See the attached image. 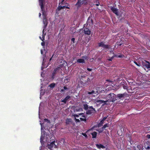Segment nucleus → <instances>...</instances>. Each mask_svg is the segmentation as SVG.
<instances>
[{"mask_svg": "<svg viewBox=\"0 0 150 150\" xmlns=\"http://www.w3.org/2000/svg\"><path fill=\"white\" fill-rule=\"evenodd\" d=\"M89 0H77V1L75 4L77 9H79L82 4L86 5L88 4Z\"/></svg>", "mask_w": 150, "mask_h": 150, "instance_id": "1", "label": "nucleus"}, {"mask_svg": "<svg viewBox=\"0 0 150 150\" xmlns=\"http://www.w3.org/2000/svg\"><path fill=\"white\" fill-rule=\"evenodd\" d=\"M44 0H39V5L40 6L41 9L42 11V15H46V12L45 11V8L43 4Z\"/></svg>", "mask_w": 150, "mask_h": 150, "instance_id": "2", "label": "nucleus"}, {"mask_svg": "<svg viewBox=\"0 0 150 150\" xmlns=\"http://www.w3.org/2000/svg\"><path fill=\"white\" fill-rule=\"evenodd\" d=\"M108 97L109 100L112 102L117 100V96L113 93H110L108 95Z\"/></svg>", "mask_w": 150, "mask_h": 150, "instance_id": "3", "label": "nucleus"}, {"mask_svg": "<svg viewBox=\"0 0 150 150\" xmlns=\"http://www.w3.org/2000/svg\"><path fill=\"white\" fill-rule=\"evenodd\" d=\"M96 91H95L96 94L100 93H104L106 91L105 89L102 86L98 87L96 88Z\"/></svg>", "mask_w": 150, "mask_h": 150, "instance_id": "4", "label": "nucleus"}, {"mask_svg": "<svg viewBox=\"0 0 150 150\" xmlns=\"http://www.w3.org/2000/svg\"><path fill=\"white\" fill-rule=\"evenodd\" d=\"M96 111L95 109L92 106H91L89 107V108L86 111V114L87 115H91L94 113Z\"/></svg>", "mask_w": 150, "mask_h": 150, "instance_id": "5", "label": "nucleus"}, {"mask_svg": "<svg viewBox=\"0 0 150 150\" xmlns=\"http://www.w3.org/2000/svg\"><path fill=\"white\" fill-rule=\"evenodd\" d=\"M62 66L58 67L54 69L52 72V79L54 78L56 75L59 72L60 70V69L61 68Z\"/></svg>", "mask_w": 150, "mask_h": 150, "instance_id": "6", "label": "nucleus"}, {"mask_svg": "<svg viewBox=\"0 0 150 150\" xmlns=\"http://www.w3.org/2000/svg\"><path fill=\"white\" fill-rule=\"evenodd\" d=\"M128 96V95L127 93H124L122 94H118L117 95V99H122L125 97Z\"/></svg>", "mask_w": 150, "mask_h": 150, "instance_id": "7", "label": "nucleus"}, {"mask_svg": "<svg viewBox=\"0 0 150 150\" xmlns=\"http://www.w3.org/2000/svg\"><path fill=\"white\" fill-rule=\"evenodd\" d=\"M55 141H53L52 142L50 143V144H48L47 146V148L48 149H49L50 150H52L54 148H55L56 146L54 144Z\"/></svg>", "mask_w": 150, "mask_h": 150, "instance_id": "8", "label": "nucleus"}, {"mask_svg": "<svg viewBox=\"0 0 150 150\" xmlns=\"http://www.w3.org/2000/svg\"><path fill=\"white\" fill-rule=\"evenodd\" d=\"M86 23L87 25H93V23L92 15H90L88 18Z\"/></svg>", "mask_w": 150, "mask_h": 150, "instance_id": "9", "label": "nucleus"}, {"mask_svg": "<svg viewBox=\"0 0 150 150\" xmlns=\"http://www.w3.org/2000/svg\"><path fill=\"white\" fill-rule=\"evenodd\" d=\"M83 33L86 35H90L91 33V29L86 27H84L83 28Z\"/></svg>", "mask_w": 150, "mask_h": 150, "instance_id": "10", "label": "nucleus"}, {"mask_svg": "<svg viewBox=\"0 0 150 150\" xmlns=\"http://www.w3.org/2000/svg\"><path fill=\"white\" fill-rule=\"evenodd\" d=\"M43 16V23L44 24L43 28H46L48 22L47 19L46 18V15H42Z\"/></svg>", "mask_w": 150, "mask_h": 150, "instance_id": "11", "label": "nucleus"}, {"mask_svg": "<svg viewBox=\"0 0 150 150\" xmlns=\"http://www.w3.org/2000/svg\"><path fill=\"white\" fill-rule=\"evenodd\" d=\"M71 96H67L63 99H62L61 100V102L64 103V104L67 103V101H68L70 99Z\"/></svg>", "mask_w": 150, "mask_h": 150, "instance_id": "12", "label": "nucleus"}, {"mask_svg": "<svg viewBox=\"0 0 150 150\" xmlns=\"http://www.w3.org/2000/svg\"><path fill=\"white\" fill-rule=\"evenodd\" d=\"M110 9L117 16H118V9L114 7H112L110 8Z\"/></svg>", "mask_w": 150, "mask_h": 150, "instance_id": "13", "label": "nucleus"}, {"mask_svg": "<svg viewBox=\"0 0 150 150\" xmlns=\"http://www.w3.org/2000/svg\"><path fill=\"white\" fill-rule=\"evenodd\" d=\"M144 147L146 149H150V143L147 141L144 144Z\"/></svg>", "mask_w": 150, "mask_h": 150, "instance_id": "14", "label": "nucleus"}, {"mask_svg": "<svg viewBox=\"0 0 150 150\" xmlns=\"http://www.w3.org/2000/svg\"><path fill=\"white\" fill-rule=\"evenodd\" d=\"M142 66H150V63L148 61L144 60L142 61Z\"/></svg>", "mask_w": 150, "mask_h": 150, "instance_id": "15", "label": "nucleus"}, {"mask_svg": "<svg viewBox=\"0 0 150 150\" xmlns=\"http://www.w3.org/2000/svg\"><path fill=\"white\" fill-rule=\"evenodd\" d=\"M107 101V100L104 101V100H96V102L97 103H98L99 104H101L102 103H105Z\"/></svg>", "mask_w": 150, "mask_h": 150, "instance_id": "16", "label": "nucleus"}, {"mask_svg": "<svg viewBox=\"0 0 150 150\" xmlns=\"http://www.w3.org/2000/svg\"><path fill=\"white\" fill-rule=\"evenodd\" d=\"M96 146L99 149H104L105 148V146H103V145L101 144H97L96 145Z\"/></svg>", "mask_w": 150, "mask_h": 150, "instance_id": "17", "label": "nucleus"}, {"mask_svg": "<svg viewBox=\"0 0 150 150\" xmlns=\"http://www.w3.org/2000/svg\"><path fill=\"white\" fill-rule=\"evenodd\" d=\"M77 62L81 63H85V61L83 59H79L77 60Z\"/></svg>", "mask_w": 150, "mask_h": 150, "instance_id": "18", "label": "nucleus"}, {"mask_svg": "<svg viewBox=\"0 0 150 150\" xmlns=\"http://www.w3.org/2000/svg\"><path fill=\"white\" fill-rule=\"evenodd\" d=\"M70 6L68 4L66 3V5L65 6H62V9L65 8L69 9H70Z\"/></svg>", "mask_w": 150, "mask_h": 150, "instance_id": "19", "label": "nucleus"}, {"mask_svg": "<svg viewBox=\"0 0 150 150\" xmlns=\"http://www.w3.org/2000/svg\"><path fill=\"white\" fill-rule=\"evenodd\" d=\"M97 134V133L96 132H94L91 133V135L92 136V138H96Z\"/></svg>", "mask_w": 150, "mask_h": 150, "instance_id": "20", "label": "nucleus"}, {"mask_svg": "<svg viewBox=\"0 0 150 150\" xmlns=\"http://www.w3.org/2000/svg\"><path fill=\"white\" fill-rule=\"evenodd\" d=\"M96 94V93L95 91L94 90H92L91 92H86V94Z\"/></svg>", "mask_w": 150, "mask_h": 150, "instance_id": "21", "label": "nucleus"}, {"mask_svg": "<svg viewBox=\"0 0 150 150\" xmlns=\"http://www.w3.org/2000/svg\"><path fill=\"white\" fill-rule=\"evenodd\" d=\"M88 105L86 104L83 105V109L85 110H87L89 108Z\"/></svg>", "mask_w": 150, "mask_h": 150, "instance_id": "22", "label": "nucleus"}, {"mask_svg": "<svg viewBox=\"0 0 150 150\" xmlns=\"http://www.w3.org/2000/svg\"><path fill=\"white\" fill-rule=\"evenodd\" d=\"M71 119L70 118H67L66 120V123L67 124H69V123L71 122Z\"/></svg>", "mask_w": 150, "mask_h": 150, "instance_id": "23", "label": "nucleus"}, {"mask_svg": "<svg viewBox=\"0 0 150 150\" xmlns=\"http://www.w3.org/2000/svg\"><path fill=\"white\" fill-rule=\"evenodd\" d=\"M104 49H109L110 48V46L108 45H106L104 44L103 47Z\"/></svg>", "mask_w": 150, "mask_h": 150, "instance_id": "24", "label": "nucleus"}, {"mask_svg": "<svg viewBox=\"0 0 150 150\" xmlns=\"http://www.w3.org/2000/svg\"><path fill=\"white\" fill-rule=\"evenodd\" d=\"M98 44L99 47H103V45H104V43L103 42H101L98 43Z\"/></svg>", "mask_w": 150, "mask_h": 150, "instance_id": "25", "label": "nucleus"}, {"mask_svg": "<svg viewBox=\"0 0 150 150\" xmlns=\"http://www.w3.org/2000/svg\"><path fill=\"white\" fill-rule=\"evenodd\" d=\"M109 127L108 124H105L102 127V129H105L106 130L105 128L107 127Z\"/></svg>", "mask_w": 150, "mask_h": 150, "instance_id": "26", "label": "nucleus"}, {"mask_svg": "<svg viewBox=\"0 0 150 150\" xmlns=\"http://www.w3.org/2000/svg\"><path fill=\"white\" fill-rule=\"evenodd\" d=\"M55 83H51L49 85V86H50V88H53L55 86Z\"/></svg>", "mask_w": 150, "mask_h": 150, "instance_id": "27", "label": "nucleus"}, {"mask_svg": "<svg viewBox=\"0 0 150 150\" xmlns=\"http://www.w3.org/2000/svg\"><path fill=\"white\" fill-rule=\"evenodd\" d=\"M82 58L84 60H88L89 59L88 57V56H82Z\"/></svg>", "mask_w": 150, "mask_h": 150, "instance_id": "28", "label": "nucleus"}, {"mask_svg": "<svg viewBox=\"0 0 150 150\" xmlns=\"http://www.w3.org/2000/svg\"><path fill=\"white\" fill-rule=\"evenodd\" d=\"M104 122V121H103L102 120H101L100 123L98 125V127H101V126H102Z\"/></svg>", "mask_w": 150, "mask_h": 150, "instance_id": "29", "label": "nucleus"}, {"mask_svg": "<svg viewBox=\"0 0 150 150\" xmlns=\"http://www.w3.org/2000/svg\"><path fill=\"white\" fill-rule=\"evenodd\" d=\"M44 139V136H43L42 135H41L40 137V142L42 143V142L43 141V140Z\"/></svg>", "mask_w": 150, "mask_h": 150, "instance_id": "30", "label": "nucleus"}, {"mask_svg": "<svg viewBox=\"0 0 150 150\" xmlns=\"http://www.w3.org/2000/svg\"><path fill=\"white\" fill-rule=\"evenodd\" d=\"M95 2H94V3H95ZM96 4H95L96 6H98L100 4V3L99 2V1L98 0H96Z\"/></svg>", "mask_w": 150, "mask_h": 150, "instance_id": "31", "label": "nucleus"}, {"mask_svg": "<svg viewBox=\"0 0 150 150\" xmlns=\"http://www.w3.org/2000/svg\"><path fill=\"white\" fill-rule=\"evenodd\" d=\"M80 119L81 121H84L86 122V118H80Z\"/></svg>", "mask_w": 150, "mask_h": 150, "instance_id": "32", "label": "nucleus"}, {"mask_svg": "<svg viewBox=\"0 0 150 150\" xmlns=\"http://www.w3.org/2000/svg\"><path fill=\"white\" fill-rule=\"evenodd\" d=\"M45 35H42V38L40 36L39 37L40 39L42 40V41H44V40H45Z\"/></svg>", "mask_w": 150, "mask_h": 150, "instance_id": "33", "label": "nucleus"}, {"mask_svg": "<svg viewBox=\"0 0 150 150\" xmlns=\"http://www.w3.org/2000/svg\"><path fill=\"white\" fill-rule=\"evenodd\" d=\"M62 9V6H59L57 8L58 11H59Z\"/></svg>", "mask_w": 150, "mask_h": 150, "instance_id": "34", "label": "nucleus"}, {"mask_svg": "<svg viewBox=\"0 0 150 150\" xmlns=\"http://www.w3.org/2000/svg\"><path fill=\"white\" fill-rule=\"evenodd\" d=\"M124 57V55L122 54H120L119 55H118V58H123Z\"/></svg>", "mask_w": 150, "mask_h": 150, "instance_id": "35", "label": "nucleus"}, {"mask_svg": "<svg viewBox=\"0 0 150 150\" xmlns=\"http://www.w3.org/2000/svg\"><path fill=\"white\" fill-rule=\"evenodd\" d=\"M114 58V56H112L111 57H110L109 59H108V60L109 61H111Z\"/></svg>", "mask_w": 150, "mask_h": 150, "instance_id": "36", "label": "nucleus"}, {"mask_svg": "<svg viewBox=\"0 0 150 150\" xmlns=\"http://www.w3.org/2000/svg\"><path fill=\"white\" fill-rule=\"evenodd\" d=\"M75 120L76 122H80V120L79 119H76V118H75Z\"/></svg>", "mask_w": 150, "mask_h": 150, "instance_id": "37", "label": "nucleus"}, {"mask_svg": "<svg viewBox=\"0 0 150 150\" xmlns=\"http://www.w3.org/2000/svg\"><path fill=\"white\" fill-rule=\"evenodd\" d=\"M90 81H91V79H90L89 78H88L87 79V81L86 80L85 81H86V82H85V83H86V82H90Z\"/></svg>", "mask_w": 150, "mask_h": 150, "instance_id": "38", "label": "nucleus"}, {"mask_svg": "<svg viewBox=\"0 0 150 150\" xmlns=\"http://www.w3.org/2000/svg\"><path fill=\"white\" fill-rule=\"evenodd\" d=\"M145 67L144 68L145 69V70H146V69L145 68H146L147 69H148L149 70L150 69V66H145Z\"/></svg>", "mask_w": 150, "mask_h": 150, "instance_id": "39", "label": "nucleus"}, {"mask_svg": "<svg viewBox=\"0 0 150 150\" xmlns=\"http://www.w3.org/2000/svg\"><path fill=\"white\" fill-rule=\"evenodd\" d=\"M113 54L114 55L113 56H114V57H116L118 58V55L115 54H114V53L113 52Z\"/></svg>", "mask_w": 150, "mask_h": 150, "instance_id": "40", "label": "nucleus"}, {"mask_svg": "<svg viewBox=\"0 0 150 150\" xmlns=\"http://www.w3.org/2000/svg\"><path fill=\"white\" fill-rule=\"evenodd\" d=\"M146 137L148 139H149L150 140V134H147L146 136Z\"/></svg>", "mask_w": 150, "mask_h": 150, "instance_id": "41", "label": "nucleus"}, {"mask_svg": "<svg viewBox=\"0 0 150 150\" xmlns=\"http://www.w3.org/2000/svg\"><path fill=\"white\" fill-rule=\"evenodd\" d=\"M75 40V39L74 38H71V41H72L73 42V43H74L75 42H74Z\"/></svg>", "mask_w": 150, "mask_h": 150, "instance_id": "42", "label": "nucleus"}, {"mask_svg": "<svg viewBox=\"0 0 150 150\" xmlns=\"http://www.w3.org/2000/svg\"><path fill=\"white\" fill-rule=\"evenodd\" d=\"M82 134L84 136V137H87V134H85V133H82Z\"/></svg>", "mask_w": 150, "mask_h": 150, "instance_id": "43", "label": "nucleus"}, {"mask_svg": "<svg viewBox=\"0 0 150 150\" xmlns=\"http://www.w3.org/2000/svg\"><path fill=\"white\" fill-rule=\"evenodd\" d=\"M41 44L42 46L44 47L45 45V43L43 41V42H41Z\"/></svg>", "mask_w": 150, "mask_h": 150, "instance_id": "44", "label": "nucleus"}, {"mask_svg": "<svg viewBox=\"0 0 150 150\" xmlns=\"http://www.w3.org/2000/svg\"><path fill=\"white\" fill-rule=\"evenodd\" d=\"M64 89L65 90H68V88L66 86H64Z\"/></svg>", "mask_w": 150, "mask_h": 150, "instance_id": "45", "label": "nucleus"}, {"mask_svg": "<svg viewBox=\"0 0 150 150\" xmlns=\"http://www.w3.org/2000/svg\"><path fill=\"white\" fill-rule=\"evenodd\" d=\"M47 66H46V67H45V66H42L41 67V69L42 70H43V69H44L45 68H47Z\"/></svg>", "mask_w": 150, "mask_h": 150, "instance_id": "46", "label": "nucleus"}, {"mask_svg": "<svg viewBox=\"0 0 150 150\" xmlns=\"http://www.w3.org/2000/svg\"><path fill=\"white\" fill-rule=\"evenodd\" d=\"M133 62H134L137 66H140V64H138L137 62L135 61H133Z\"/></svg>", "mask_w": 150, "mask_h": 150, "instance_id": "47", "label": "nucleus"}, {"mask_svg": "<svg viewBox=\"0 0 150 150\" xmlns=\"http://www.w3.org/2000/svg\"><path fill=\"white\" fill-rule=\"evenodd\" d=\"M74 116L76 118V117H79V115L77 114H75L74 115Z\"/></svg>", "mask_w": 150, "mask_h": 150, "instance_id": "48", "label": "nucleus"}, {"mask_svg": "<svg viewBox=\"0 0 150 150\" xmlns=\"http://www.w3.org/2000/svg\"><path fill=\"white\" fill-rule=\"evenodd\" d=\"M87 69L89 71H91L92 70V69L91 68H87Z\"/></svg>", "mask_w": 150, "mask_h": 150, "instance_id": "49", "label": "nucleus"}, {"mask_svg": "<svg viewBox=\"0 0 150 150\" xmlns=\"http://www.w3.org/2000/svg\"><path fill=\"white\" fill-rule=\"evenodd\" d=\"M60 92L62 93H63L64 92V89H61Z\"/></svg>", "mask_w": 150, "mask_h": 150, "instance_id": "50", "label": "nucleus"}, {"mask_svg": "<svg viewBox=\"0 0 150 150\" xmlns=\"http://www.w3.org/2000/svg\"><path fill=\"white\" fill-rule=\"evenodd\" d=\"M44 120L46 121H47V122H50V121H49L48 120V119H44Z\"/></svg>", "mask_w": 150, "mask_h": 150, "instance_id": "51", "label": "nucleus"}, {"mask_svg": "<svg viewBox=\"0 0 150 150\" xmlns=\"http://www.w3.org/2000/svg\"><path fill=\"white\" fill-rule=\"evenodd\" d=\"M123 88L125 89H126L127 88V87L126 86H123Z\"/></svg>", "mask_w": 150, "mask_h": 150, "instance_id": "52", "label": "nucleus"}, {"mask_svg": "<svg viewBox=\"0 0 150 150\" xmlns=\"http://www.w3.org/2000/svg\"><path fill=\"white\" fill-rule=\"evenodd\" d=\"M53 56H54V55L53 54V55H52V57H51L50 59V61L52 59V58L53 57Z\"/></svg>", "mask_w": 150, "mask_h": 150, "instance_id": "53", "label": "nucleus"}, {"mask_svg": "<svg viewBox=\"0 0 150 150\" xmlns=\"http://www.w3.org/2000/svg\"><path fill=\"white\" fill-rule=\"evenodd\" d=\"M106 119V117H104L103 118V119L102 120H103V121H104V120Z\"/></svg>", "mask_w": 150, "mask_h": 150, "instance_id": "54", "label": "nucleus"}, {"mask_svg": "<svg viewBox=\"0 0 150 150\" xmlns=\"http://www.w3.org/2000/svg\"><path fill=\"white\" fill-rule=\"evenodd\" d=\"M45 28H43V31H42L43 35L44 34V30H45Z\"/></svg>", "mask_w": 150, "mask_h": 150, "instance_id": "55", "label": "nucleus"}, {"mask_svg": "<svg viewBox=\"0 0 150 150\" xmlns=\"http://www.w3.org/2000/svg\"><path fill=\"white\" fill-rule=\"evenodd\" d=\"M41 14L40 13H39V17H40L41 16Z\"/></svg>", "mask_w": 150, "mask_h": 150, "instance_id": "56", "label": "nucleus"}, {"mask_svg": "<svg viewBox=\"0 0 150 150\" xmlns=\"http://www.w3.org/2000/svg\"><path fill=\"white\" fill-rule=\"evenodd\" d=\"M64 80H67V81H68V80H69V78H66V79H64Z\"/></svg>", "mask_w": 150, "mask_h": 150, "instance_id": "57", "label": "nucleus"}, {"mask_svg": "<svg viewBox=\"0 0 150 150\" xmlns=\"http://www.w3.org/2000/svg\"><path fill=\"white\" fill-rule=\"evenodd\" d=\"M106 81H108H108H109V82H112L111 81H110L109 80H106Z\"/></svg>", "mask_w": 150, "mask_h": 150, "instance_id": "58", "label": "nucleus"}, {"mask_svg": "<svg viewBox=\"0 0 150 150\" xmlns=\"http://www.w3.org/2000/svg\"><path fill=\"white\" fill-rule=\"evenodd\" d=\"M82 117H83L84 118H86V116L84 115H82Z\"/></svg>", "mask_w": 150, "mask_h": 150, "instance_id": "59", "label": "nucleus"}, {"mask_svg": "<svg viewBox=\"0 0 150 150\" xmlns=\"http://www.w3.org/2000/svg\"><path fill=\"white\" fill-rule=\"evenodd\" d=\"M64 0H62V1L61 2V3H62Z\"/></svg>", "mask_w": 150, "mask_h": 150, "instance_id": "60", "label": "nucleus"}, {"mask_svg": "<svg viewBox=\"0 0 150 150\" xmlns=\"http://www.w3.org/2000/svg\"><path fill=\"white\" fill-rule=\"evenodd\" d=\"M122 43H120V44H119L118 45L120 46L122 45Z\"/></svg>", "mask_w": 150, "mask_h": 150, "instance_id": "61", "label": "nucleus"}, {"mask_svg": "<svg viewBox=\"0 0 150 150\" xmlns=\"http://www.w3.org/2000/svg\"><path fill=\"white\" fill-rule=\"evenodd\" d=\"M130 142V144H132V141H131Z\"/></svg>", "mask_w": 150, "mask_h": 150, "instance_id": "62", "label": "nucleus"}, {"mask_svg": "<svg viewBox=\"0 0 150 150\" xmlns=\"http://www.w3.org/2000/svg\"><path fill=\"white\" fill-rule=\"evenodd\" d=\"M41 53L42 54V50H41Z\"/></svg>", "mask_w": 150, "mask_h": 150, "instance_id": "63", "label": "nucleus"}, {"mask_svg": "<svg viewBox=\"0 0 150 150\" xmlns=\"http://www.w3.org/2000/svg\"><path fill=\"white\" fill-rule=\"evenodd\" d=\"M64 62H65V63H67L66 62V61H64Z\"/></svg>", "mask_w": 150, "mask_h": 150, "instance_id": "64", "label": "nucleus"}]
</instances>
